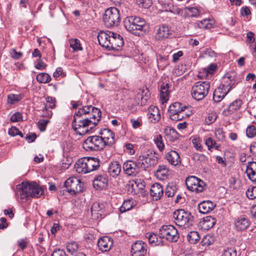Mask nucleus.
Returning <instances> with one entry per match:
<instances>
[{
	"label": "nucleus",
	"mask_w": 256,
	"mask_h": 256,
	"mask_svg": "<svg viewBox=\"0 0 256 256\" xmlns=\"http://www.w3.org/2000/svg\"><path fill=\"white\" fill-rule=\"evenodd\" d=\"M16 196L22 202L31 198H38L44 194V188L36 182H23L16 186Z\"/></svg>",
	"instance_id": "obj_1"
},
{
	"label": "nucleus",
	"mask_w": 256,
	"mask_h": 256,
	"mask_svg": "<svg viewBox=\"0 0 256 256\" xmlns=\"http://www.w3.org/2000/svg\"><path fill=\"white\" fill-rule=\"evenodd\" d=\"M126 28L136 36L142 35L147 31L145 20L138 16H130L124 21Z\"/></svg>",
	"instance_id": "obj_2"
},
{
	"label": "nucleus",
	"mask_w": 256,
	"mask_h": 256,
	"mask_svg": "<svg viewBox=\"0 0 256 256\" xmlns=\"http://www.w3.org/2000/svg\"><path fill=\"white\" fill-rule=\"evenodd\" d=\"M100 168V160L97 158L84 157L78 160L74 168L78 173L86 174L96 170Z\"/></svg>",
	"instance_id": "obj_3"
},
{
	"label": "nucleus",
	"mask_w": 256,
	"mask_h": 256,
	"mask_svg": "<svg viewBox=\"0 0 256 256\" xmlns=\"http://www.w3.org/2000/svg\"><path fill=\"white\" fill-rule=\"evenodd\" d=\"M74 130L80 135H84L92 130L96 126V122L86 118V116H80L76 114L74 116L72 122Z\"/></svg>",
	"instance_id": "obj_4"
},
{
	"label": "nucleus",
	"mask_w": 256,
	"mask_h": 256,
	"mask_svg": "<svg viewBox=\"0 0 256 256\" xmlns=\"http://www.w3.org/2000/svg\"><path fill=\"white\" fill-rule=\"evenodd\" d=\"M210 82L208 81L196 82L192 86L191 95L194 99L200 101L208 94Z\"/></svg>",
	"instance_id": "obj_5"
},
{
	"label": "nucleus",
	"mask_w": 256,
	"mask_h": 256,
	"mask_svg": "<svg viewBox=\"0 0 256 256\" xmlns=\"http://www.w3.org/2000/svg\"><path fill=\"white\" fill-rule=\"evenodd\" d=\"M82 147L87 152H96L105 148V142L99 136L88 137L82 144Z\"/></svg>",
	"instance_id": "obj_6"
},
{
	"label": "nucleus",
	"mask_w": 256,
	"mask_h": 256,
	"mask_svg": "<svg viewBox=\"0 0 256 256\" xmlns=\"http://www.w3.org/2000/svg\"><path fill=\"white\" fill-rule=\"evenodd\" d=\"M76 116H86V118L96 122V126L101 118V111L98 108L92 106H87L80 108L76 112Z\"/></svg>",
	"instance_id": "obj_7"
},
{
	"label": "nucleus",
	"mask_w": 256,
	"mask_h": 256,
	"mask_svg": "<svg viewBox=\"0 0 256 256\" xmlns=\"http://www.w3.org/2000/svg\"><path fill=\"white\" fill-rule=\"evenodd\" d=\"M103 21L106 26H116L120 22L119 10L115 7L108 8L103 16Z\"/></svg>",
	"instance_id": "obj_8"
},
{
	"label": "nucleus",
	"mask_w": 256,
	"mask_h": 256,
	"mask_svg": "<svg viewBox=\"0 0 256 256\" xmlns=\"http://www.w3.org/2000/svg\"><path fill=\"white\" fill-rule=\"evenodd\" d=\"M187 108L188 107L180 102L173 103L168 108L170 118L172 120L178 121L182 120L185 117H188L189 115L184 112Z\"/></svg>",
	"instance_id": "obj_9"
},
{
	"label": "nucleus",
	"mask_w": 256,
	"mask_h": 256,
	"mask_svg": "<svg viewBox=\"0 0 256 256\" xmlns=\"http://www.w3.org/2000/svg\"><path fill=\"white\" fill-rule=\"evenodd\" d=\"M159 234L170 242H176L180 237L177 229L172 225L162 226L160 229Z\"/></svg>",
	"instance_id": "obj_10"
},
{
	"label": "nucleus",
	"mask_w": 256,
	"mask_h": 256,
	"mask_svg": "<svg viewBox=\"0 0 256 256\" xmlns=\"http://www.w3.org/2000/svg\"><path fill=\"white\" fill-rule=\"evenodd\" d=\"M173 218L177 225L180 226H188L193 217L190 212L182 209H179L174 212Z\"/></svg>",
	"instance_id": "obj_11"
},
{
	"label": "nucleus",
	"mask_w": 256,
	"mask_h": 256,
	"mask_svg": "<svg viewBox=\"0 0 256 256\" xmlns=\"http://www.w3.org/2000/svg\"><path fill=\"white\" fill-rule=\"evenodd\" d=\"M186 184L190 190L196 193L203 192L206 187L204 182L195 176H188Z\"/></svg>",
	"instance_id": "obj_12"
},
{
	"label": "nucleus",
	"mask_w": 256,
	"mask_h": 256,
	"mask_svg": "<svg viewBox=\"0 0 256 256\" xmlns=\"http://www.w3.org/2000/svg\"><path fill=\"white\" fill-rule=\"evenodd\" d=\"M64 184L66 192L72 194H75L82 191V184L80 180L76 177L72 176L68 178Z\"/></svg>",
	"instance_id": "obj_13"
},
{
	"label": "nucleus",
	"mask_w": 256,
	"mask_h": 256,
	"mask_svg": "<svg viewBox=\"0 0 256 256\" xmlns=\"http://www.w3.org/2000/svg\"><path fill=\"white\" fill-rule=\"evenodd\" d=\"M157 156H140L138 159V164L140 167L144 168H149L156 166L158 163Z\"/></svg>",
	"instance_id": "obj_14"
},
{
	"label": "nucleus",
	"mask_w": 256,
	"mask_h": 256,
	"mask_svg": "<svg viewBox=\"0 0 256 256\" xmlns=\"http://www.w3.org/2000/svg\"><path fill=\"white\" fill-rule=\"evenodd\" d=\"M132 256H145L147 252V244L141 240L135 242L131 248Z\"/></svg>",
	"instance_id": "obj_15"
},
{
	"label": "nucleus",
	"mask_w": 256,
	"mask_h": 256,
	"mask_svg": "<svg viewBox=\"0 0 256 256\" xmlns=\"http://www.w3.org/2000/svg\"><path fill=\"white\" fill-rule=\"evenodd\" d=\"M140 166L138 162L133 160H127L123 164V170L128 176H136L140 172Z\"/></svg>",
	"instance_id": "obj_16"
},
{
	"label": "nucleus",
	"mask_w": 256,
	"mask_h": 256,
	"mask_svg": "<svg viewBox=\"0 0 256 256\" xmlns=\"http://www.w3.org/2000/svg\"><path fill=\"white\" fill-rule=\"evenodd\" d=\"M112 34H113L112 32L100 30L98 36L99 44L108 50Z\"/></svg>",
	"instance_id": "obj_17"
},
{
	"label": "nucleus",
	"mask_w": 256,
	"mask_h": 256,
	"mask_svg": "<svg viewBox=\"0 0 256 256\" xmlns=\"http://www.w3.org/2000/svg\"><path fill=\"white\" fill-rule=\"evenodd\" d=\"M172 34L170 28L168 26L161 25L156 30L154 38L158 40H164Z\"/></svg>",
	"instance_id": "obj_18"
},
{
	"label": "nucleus",
	"mask_w": 256,
	"mask_h": 256,
	"mask_svg": "<svg viewBox=\"0 0 256 256\" xmlns=\"http://www.w3.org/2000/svg\"><path fill=\"white\" fill-rule=\"evenodd\" d=\"M124 44V42L122 37L119 34L113 32L108 50H121Z\"/></svg>",
	"instance_id": "obj_19"
},
{
	"label": "nucleus",
	"mask_w": 256,
	"mask_h": 256,
	"mask_svg": "<svg viewBox=\"0 0 256 256\" xmlns=\"http://www.w3.org/2000/svg\"><path fill=\"white\" fill-rule=\"evenodd\" d=\"M101 137L105 142V146H112L115 142L114 134L108 128H104L101 130L100 132Z\"/></svg>",
	"instance_id": "obj_20"
},
{
	"label": "nucleus",
	"mask_w": 256,
	"mask_h": 256,
	"mask_svg": "<svg viewBox=\"0 0 256 256\" xmlns=\"http://www.w3.org/2000/svg\"><path fill=\"white\" fill-rule=\"evenodd\" d=\"M91 213L94 219L103 218L105 214L104 204L98 202H94L91 207Z\"/></svg>",
	"instance_id": "obj_21"
},
{
	"label": "nucleus",
	"mask_w": 256,
	"mask_h": 256,
	"mask_svg": "<svg viewBox=\"0 0 256 256\" xmlns=\"http://www.w3.org/2000/svg\"><path fill=\"white\" fill-rule=\"evenodd\" d=\"M113 240L108 236H103L98 239V246L99 250L102 252H108L112 248Z\"/></svg>",
	"instance_id": "obj_22"
},
{
	"label": "nucleus",
	"mask_w": 256,
	"mask_h": 256,
	"mask_svg": "<svg viewBox=\"0 0 256 256\" xmlns=\"http://www.w3.org/2000/svg\"><path fill=\"white\" fill-rule=\"evenodd\" d=\"M164 194V188L162 186L158 183H155L152 185L150 190V194L153 200H160Z\"/></svg>",
	"instance_id": "obj_23"
},
{
	"label": "nucleus",
	"mask_w": 256,
	"mask_h": 256,
	"mask_svg": "<svg viewBox=\"0 0 256 256\" xmlns=\"http://www.w3.org/2000/svg\"><path fill=\"white\" fill-rule=\"evenodd\" d=\"M166 158L168 162L174 166H178L180 164L181 159L179 154L176 150H170L168 152L166 155Z\"/></svg>",
	"instance_id": "obj_24"
},
{
	"label": "nucleus",
	"mask_w": 256,
	"mask_h": 256,
	"mask_svg": "<svg viewBox=\"0 0 256 256\" xmlns=\"http://www.w3.org/2000/svg\"><path fill=\"white\" fill-rule=\"evenodd\" d=\"M148 119L149 121L155 124L160 119V114L159 109L155 106H150L148 109Z\"/></svg>",
	"instance_id": "obj_25"
},
{
	"label": "nucleus",
	"mask_w": 256,
	"mask_h": 256,
	"mask_svg": "<svg viewBox=\"0 0 256 256\" xmlns=\"http://www.w3.org/2000/svg\"><path fill=\"white\" fill-rule=\"evenodd\" d=\"M108 182L107 177L105 175H98L96 176L93 181V186L96 189H102L106 186Z\"/></svg>",
	"instance_id": "obj_26"
},
{
	"label": "nucleus",
	"mask_w": 256,
	"mask_h": 256,
	"mask_svg": "<svg viewBox=\"0 0 256 256\" xmlns=\"http://www.w3.org/2000/svg\"><path fill=\"white\" fill-rule=\"evenodd\" d=\"M120 172L121 166L118 162L114 161L109 164L108 172L111 176L117 177L120 174Z\"/></svg>",
	"instance_id": "obj_27"
},
{
	"label": "nucleus",
	"mask_w": 256,
	"mask_h": 256,
	"mask_svg": "<svg viewBox=\"0 0 256 256\" xmlns=\"http://www.w3.org/2000/svg\"><path fill=\"white\" fill-rule=\"evenodd\" d=\"M199 212L202 214H207L212 212L216 206L210 200H204L198 204Z\"/></svg>",
	"instance_id": "obj_28"
},
{
	"label": "nucleus",
	"mask_w": 256,
	"mask_h": 256,
	"mask_svg": "<svg viewBox=\"0 0 256 256\" xmlns=\"http://www.w3.org/2000/svg\"><path fill=\"white\" fill-rule=\"evenodd\" d=\"M246 172L248 178L252 182H256V162H248Z\"/></svg>",
	"instance_id": "obj_29"
},
{
	"label": "nucleus",
	"mask_w": 256,
	"mask_h": 256,
	"mask_svg": "<svg viewBox=\"0 0 256 256\" xmlns=\"http://www.w3.org/2000/svg\"><path fill=\"white\" fill-rule=\"evenodd\" d=\"M170 170L164 164L160 165L155 172V176L160 180H164L168 178Z\"/></svg>",
	"instance_id": "obj_30"
},
{
	"label": "nucleus",
	"mask_w": 256,
	"mask_h": 256,
	"mask_svg": "<svg viewBox=\"0 0 256 256\" xmlns=\"http://www.w3.org/2000/svg\"><path fill=\"white\" fill-rule=\"evenodd\" d=\"M228 90L224 88L221 85L217 88L213 94V100L215 102H220L228 93Z\"/></svg>",
	"instance_id": "obj_31"
},
{
	"label": "nucleus",
	"mask_w": 256,
	"mask_h": 256,
	"mask_svg": "<svg viewBox=\"0 0 256 256\" xmlns=\"http://www.w3.org/2000/svg\"><path fill=\"white\" fill-rule=\"evenodd\" d=\"M169 84L168 83H162L160 86V100L162 104L166 102L169 98Z\"/></svg>",
	"instance_id": "obj_32"
},
{
	"label": "nucleus",
	"mask_w": 256,
	"mask_h": 256,
	"mask_svg": "<svg viewBox=\"0 0 256 256\" xmlns=\"http://www.w3.org/2000/svg\"><path fill=\"white\" fill-rule=\"evenodd\" d=\"M250 222L249 220L246 218H238L235 220L234 225L236 229L238 230H246L250 226Z\"/></svg>",
	"instance_id": "obj_33"
},
{
	"label": "nucleus",
	"mask_w": 256,
	"mask_h": 256,
	"mask_svg": "<svg viewBox=\"0 0 256 256\" xmlns=\"http://www.w3.org/2000/svg\"><path fill=\"white\" fill-rule=\"evenodd\" d=\"M234 82L235 80L234 77L227 74L222 78V84L220 85L229 92L234 85Z\"/></svg>",
	"instance_id": "obj_34"
},
{
	"label": "nucleus",
	"mask_w": 256,
	"mask_h": 256,
	"mask_svg": "<svg viewBox=\"0 0 256 256\" xmlns=\"http://www.w3.org/2000/svg\"><path fill=\"white\" fill-rule=\"evenodd\" d=\"M146 236L150 244L152 246H162L163 244V240L161 236H158L154 233L148 234Z\"/></svg>",
	"instance_id": "obj_35"
},
{
	"label": "nucleus",
	"mask_w": 256,
	"mask_h": 256,
	"mask_svg": "<svg viewBox=\"0 0 256 256\" xmlns=\"http://www.w3.org/2000/svg\"><path fill=\"white\" fill-rule=\"evenodd\" d=\"M242 104V102L240 100H236L229 105L226 110H224V112L226 114H233L240 109Z\"/></svg>",
	"instance_id": "obj_36"
},
{
	"label": "nucleus",
	"mask_w": 256,
	"mask_h": 256,
	"mask_svg": "<svg viewBox=\"0 0 256 256\" xmlns=\"http://www.w3.org/2000/svg\"><path fill=\"white\" fill-rule=\"evenodd\" d=\"M216 222V220L212 216H207L204 218L203 221L202 222V228L204 230H208L212 228Z\"/></svg>",
	"instance_id": "obj_37"
},
{
	"label": "nucleus",
	"mask_w": 256,
	"mask_h": 256,
	"mask_svg": "<svg viewBox=\"0 0 256 256\" xmlns=\"http://www.w3.org/2000/svg\"><path fill=\"white\" fill-rule=\"evenodd\" d=\"M134 206V202L132 200H124L120 208V211L123 213L131 210Z\"/></svg>",
	"instance_id": "obj_38"
},
{
	"label": "nucleus",
	"mask_w": 256,
	"mask_h": 256,
	"mask_svg": "<svg viewBox=\"0 0 256 256\" xmlns=\"http://www.w3.org/2000/svg\"><path fill=\"white\" fill-rule=\"evenodd\" d=\"M36 80L41 84H46L50 82V76L47 73L42 72L38 74L36 77Z\"/></svg>",
	"instance_id": "obj_39"
},
{
	"label": "nucleus",
	"mask_w": 256,
	"mask_h": 256,
	"mask_svg": "<svg viewBox=\"0 0 256 256\" xmlns=\"http://www.w3.org/2000/svg\"><path fill=\"white\" fill-rule=\"evenodd\" d=\"M187 239L190 243L196 244L200 240V236L198 232L192 231L188 234Z\"/></svg>",
	"instance_id": "obj_40"
},
{
	"label": "nucleus",
	"mask_w": 256,
	"mask_h": 256,
	"mask_svg": "<svg viewBox=\"0 0 256 256\" xmlns=\"http://www.w3.org/2000/svg\"><path fill=\"white\" fill-rule=\"evenodd\" d=\"M176 191V186L174 184H170L167 186L165 194L168 197L173 196Z\"/></svg>",
	"instance_id": "obj_41"
},
{
	"label": "nucleus",
	"mask_w": 256,
	"mask_h": 256,
	"mask_svg": "<svg viewBox=\"0 0 256 256\" xmlns=\"http://www.w3.org/2000/svg\"><path fill=\"white\" fill-rule=\"evenodd\" d=\"M70 47L72 48L74 50H82V48L80 44V40L77 38L71 39L70 40Z\"/></svg>",
	"instance_id": "obj_42"
},
{
	"label": "nucleus",
	"mask_w": 256,
	"mask_h": 256,
	"mask_svg": "<svg viewBox=\"0 0 256 256\" xmlns=\"http://www.w3.org/2000/svg\"><path fill=\"white\" fill-rule=\"evenodd\" d=\"M154 142L160 151L162 152L164 150V144L162 136L160 134H158L154 138Z\"/></svg>",
	"instance_id": "obj_43"
},
{
	"label": "nucleus",
	"mask_w": 256,
	"mask_h": 256,
	"mask_svg": "<svg viewBox=\"0 0 256 256\" xmlns=\"http://www.w3.org/2000/svg\"><path fill=\"white\" fill-rule=\"evenodd\" d=\"M205 144L207 146L208 150H210L214 148L216 150H218L220 148V146L217 145L216 142L210 137L206 138Z\"/></svg>",
	"instance_id": "obj_44"
},
{
	"label": "nucleus",
	"mask_w": 256,
	"mask_h": 256,
	"mask_svg": "<svg viewBox=\"0 0 256 256\" xmlns=\"http://www.w3.org/2000/svg\"><path fill=\"white\" fill-rule=\"evenodd\" d=\"M22 99L20 94H10L8 96V102L11 104L18 102Z\"/></svg>",
	"instance_id": "obj_45"
},
{
	"label": "nucleus",
	"mask_w": 256,
	"mask_h": 256,
	"mask_svg": "<svg viewBox=\"0 0 256 256\" xmlns=\"http://www.w3.org/2000/svg\"><path fill=\"white\" fill-rule=\"evenodd\" d=\"M198 25L202 29H210L212 28V24L208 19H204L198 22Z\"/></svg>",
	"instance_id": "obj_46"
},
{
	"label": "nucleus",
	"mask_w": 256,
	"mask_h": 256,
	"mask_svg": "<svg viewBox=\"0 0 256 256\" xmlns=\"http://www.w3.org/2000/svg\"><path fill=\"white\" fill-rule=\"evenodd\" d=\"M78 248V244L75 242H69L66 245V250L68 252L71 254L74 253Z\"/></svg>",
	"instance_id": "obj_47"
},
{
	"label": "nucleus",
	"mask_w": 256,
	"mask_h": 256,
	"mask_svg": "<svg viewBox=\"0 0 256 256\" xmlns=\"http://www.w3.org/2000/svg\"><path fill=\"white\" fill-rule=\"evenodd\" d=\"M186 9L188 10L192 14L190 16L192 17H198L202 14L201 8H198L197 7L186 8Z\"/></svg>",
	"instance_id": "obj_48"
},
{
	"label": "nucleus",
	"mask_w": 256,
	"mask_h": 256,
	"mask_svg": "<svg viewBox=\"0 0 256 256\" xmlns=\"http://www.w3.org/2000/svg\"><path fill=\"white\" fill-rule=\"evenodd\" d=\"M40 112V116L44 118H50L52 115V112L48 108V106H43L41 110H39Z\"/></svg>",
	"instance_id": "obj_49"
},
{
	"label": "nucleus",
	"mask_w": 256,
	"mask_h": 256,
	"mask_svg": "<svg viewBox=\"0 0 256 256\" xmlns=\"http://www.w3.org/2000/svg\"><path fill=\"white\" fill-rule=\"evenodd\" d=\"M247 197L250 200H254L256 198V186L249 188L246 192Z\"/></svg>",
	"instance_id": "obj_50"
},
{
	"label": "nucleus",
	"mask_w": 256,
	"mask_h": 256,
	"mask_svg": "<svg viewBox=\"0 0 256 256\" xmlns=\"http://www.w3.org/2000/svg\"><path fill=\"white\" fill-rule=\"evenodd\" d=\"M46 104H44V106H48V108H54L56 106V99L52 97H48L46 98Z\"/></svg>",
	"instance_id": "obj_51"
},
{
	"label": "nucleus",
	"mask_w": 256,
	"mask_h": 256,
	"mask_svg": "<svg viewBox=\"0 0 256 256\" xmlns=\"http://www.w3.org/2000/svg\"><path fill=\"white\" fill-rule=\"evenodd\" d=\"M246 134L248 137L252 138L256 136V128L253 125L249 126L246 130Z\"/></svg>",
	"instance_id": "obj_52"
},
{
	"label": "nucleus",
	"mask_w": 256,
	"mask_h": 256,
	"mask_svg": "<svg viewBox=\"0 0 256 256\" xmlns=\"http://www.w3.org/2000/svg\"><path fill=\"white\" fill-rule=\"evenodd\" d=\"M216 118L217 115L215 112H212L211 113L208 114L205 119L206 122L208 124H210L215 122Z\"/></svg>",
	"instance_id": "obj_53"
},
{
	"label": "nucleus",
	"mask_w": 256,
	"mask_h": 256,
	"mask_svg": "<svg viewBox=\"0 0 256 256\" xmlns=\"http://www.w3.org/2000/svg\"><path fill=\"white\" fill-rule=\"evenodd\" d=\"M50 122L48 120L41 119L38 123V126L41 132H44L46 128L47 124Z\"/></svg>",
	"instance_id": "obj_54"
},
{
	"label": "nucleus",
	"mask_w": 256,
	"mask_h": 256,
	"mask_svg": "<svg viewBox=\"0 0 256 256\" xmlns=\"http://www.w3.org/2000/svg\"><path fill=\"white\" fill-rule=\"evenodd\" d=\"M164 133L166 136H172L173 137H176V136L178 135L174 129L168 126L164 128Z\"/></svg>",
	"instance_id": "obj_55"
},
{
	"label": "nucleus",
	"mask_w": 256,
	"mask_h": 256,
	"mask_svg": "<svg viewBox=\"0 0 256 256\" xmlns=\"http://www.w3.org/2000/svg\"><path fill=\"white\" fill-rule=\"evenodd\" d=\"M215 136L216 138L220 141L223 140L225 138L224 132L222 128H218L215 130Z\"/></svg>",
	"instance_id": "obj_56"
},
{
	"label": "nucleus",
	"mask_w": 256,
	"mask_h": 256,
	"mask_svg": "<svg viewBox=\"0 0 256 256\" xmlns=\"http://www.w3.org/2000/svg\"><path fill=\"white\" fill-rule=\"evenodd\" d=\"M136 2L146 8H150L152 4V0H136Z\"/></svg>",
	"instance_id": "obj_57"
},
{
	"label": "nucleus",
	"mask_w": 256,
	"mask_h": 256,
	"mask_svg": "<svg viewBox=\"0 0 256 256\" xmlns=\"http://www.w3.org/2000/svg\"><path fill=\"white\" fill-rule=\"evenodd\" d=\"M12 122H18L22 120V114L19 112H15L10 117Z\"/></svg>",
	"instance_id": "obj_58"
},
{
	"label": "nucleus",
	"mask_w": 256,
	"mask_h": 256,
	"mask_svg": "<svg viewBox=\"0 0 256 256\" xmlns=\"http://www.w3.org/2000/svg\"><path fill=\"white\" fill-rule=\"evenodd\" d=\"M10 54L12 58L15 60H18L22 58V54L21 52H18L15 49H12L10 51Z\"/></svg>",
	"instance_id": "obj_59"
},
{
	"label": "nucleus",
	"mask_w": 256,
	"mask_h": 256,
	"mask_svg": "<svg viewBox=\"0 0 256 256\" xmlns=\"http://www.w3.org/2000/svg\"><path fill=\"white\" fill-rule=\"evenodd\" d=\"M66 76V74L64 72H63V70L62 68H58L56 69V72H54L53 74V76L54 78H57L60 76H62V77H64Z\"/></svg>",
	"instance_id": "obj_60"
},
{
	"label": "nucleus",
	"mask_w": 256,
	"mask_h": 256,
	"mask_svg": "<svg viewBox=\"0 0 256 256\" xmlns=\"http://www.w3.org/2000/svg\"><path fill=\"white\" fill-rule=\"evenodd\" d=\"M222 256H236V252L232 248H228L224 251Z\"/></svg>",
	"instance_id": "obj_61"
},
{
	"label": "nucleus",
	"mask_w": 256,
	"mask_h": 256,
	"mask_svg": "<svg viewBox=\"0 0 256 256\" xmlns=\"http://www.w3.org/2000/svg\"><path fill=\"white\" fill-rule=\"evenodd\" d=\"M192 142L194 146L197 150L200 151L202 150V146L200 144V140L199 138H194L192 140Z\"/></svg>",
	"instance_id": "obj_62"
},
{
	"label": "nucleus",
	"mask_w": 256,
	"mask_h": 256,
	"mask_svg": "<svg viewBox=\"0 0 256 256\" xmlns=\"http://www.w3.org/2000/svg\"><path fill=\"white\" fill-rule=\"evenodd\" d=\"M130 122L132 125V128L134 129L139 128L142 125V122L138 120H135V119L132 118L130 120Z\"/></svg>",
	"instance_id": "obj_63"
},
{
	"label": "nucleus",
	"mask_w": 256,
	"mask_h": 256,
	"mask_svg": "<svg viewBox=\"0 0 256 256\" xmlns=\"http://www.w3.org/2000/svg\"><path fill=\"white\" fill-rule=\"evenodd\" d=\"M52 256H67V254L64 250L58 249L54 250L52 254Z\"/></svg>",
	"instance_id": "obj_64"
}]
</instances>
